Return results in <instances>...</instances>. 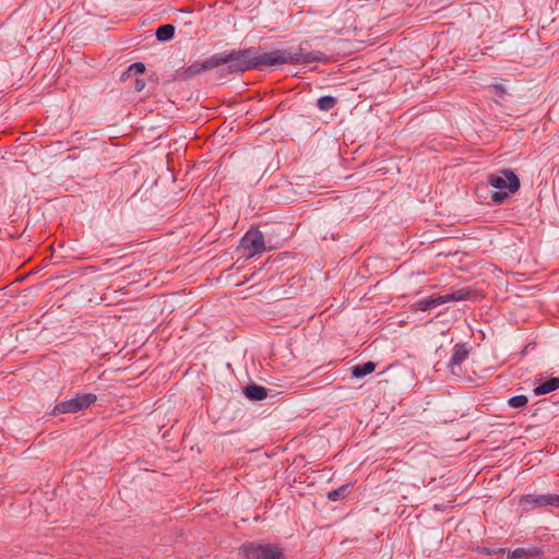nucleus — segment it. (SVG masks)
I'll return each mask as SVG.
<instances>
[{"mask_svg": "<svg viewBox=\"0 0 559 559\" xmlns=\"http://www.w3.org/2000/svg\"><path fill=\"white\" fill-rule=\"evenodd\" d=\"M307 41L297 47L276 49L267 52H260L255 47L241 49L243 71L264 70L267 67L282 64L307 66L314 62H326L329 58L319 50H309Z\"/></svg>", "mask_w": 559, "mask_h": 559, "instance_id": "1", "label": "nucleus"}, {"mask_svg": "<svg viewBox=\"0 0 559 559\" xmlns=\"http://www.w3.org/2000/svg\"><path fill=\"white\" fill-rule=\"evenodd\" d=\"M241 49H231L212 55L205 60L195 61L190 66L183 67L178 70L177 75L179 79L189 80L205 71L219 68V75H233L243 73Z\"/></svg>", "mask_w": 559, "mask_h": 559, "instance_id": "2", "label": "nucleus"}, {"mask_svg": "<svg viewBox=\"0 0 559 559\" xmlns=\"http://www.w3.org/2000/svg\"><path fill=\"white\" fill-rule=\"evenodd\" d=\"M488 186L497 190L490 193V203L498 205L504 203L510 198V193H515L520 190L521 181L515 171L510 168H502L497 173L489 174L486 185L477 186V198L484 197L483 192L487 191Z\"/></svg>", "mask_w": 559, "mask_h": 559, "instance_id": "3", "label": "nucleus"}, {"mask_svg": "<svg viewBox=\"0 0 559 559\" xmlns=\"http://www.w3.org/2000/svg\"><path fill=\"white\" fill-rule=\"evenodd\" d=\"M97 401L94 393H75L69 400L57 403L51 412L53 416L61 414H74L88 408Z\"/></svg>", "mask_w": 559, "mask_h": 559, "instance_id": "4", "label": "nucleus"}, {"mask_svg": "<svg viewBox=\"0 0 559 559\" xmlns=\"http://www.w3.org/2000/svg\"><path fill=\"white\" fill-rule=\"evenodd\" d=\"M238 249L242 251L245 260L263 253L266 250L263 233L259 228H250L240 239Z\"/></svg>", "mask_w": 559, "mask_h": 559, "instance_id": "5", "label": "nucleus"}, {"mask_svg": "<svg viewBox=\"0 0 559 559\" xmlns=\"http://www.w3.org/2000/svg\"><path fill=\"white\" fill-rule=\"evenodd\" d=\"M246 559H285L281 547L274 544L247 543L240 548Z\"/></svg>", "mask_w": 559, "mask_h": 559, "instance_id": "6", "label": "nucleus"}, {"mask_svg": "<svg viewBox=\"0 0 559 559\" xmlns=\"http://www.w3.org/2000/svg\"><path fill=\"white\" fill-rule=\"evenodd\" d=\"M519 506L524 512H530L539 508L559 509V495L550 492L540 495H524L519 499Z\"/></svg>", "mask_w": 559, "mask_h": 559, "instance_id": "7", "label": "nucleus"}, {"mask_svg": "<svg viewBox=\"0 0 559 559\" xmlns=\"http://www.w3.org/2000/svg\"><path fill=\"white\" fill-rule=\"evenodd\" d=\"M469 355V348L466 343H457L453 347V353L448 362L449 372L456 378H461L462 368L461 364L467 359Z\"/></svg>", "mask_w": 559, "mask_h": 559, "instance_id": "8", "label": "nucleus"}, {"mask_svg": "<svg viewBox=\"0 0 559 559\" xmlns=\"http://www.w3.org/2000/svg\"><path fill=\"white\" fill-rule=\"evenodd\" d=\"M542 556L543 551L535 546L520 547L508 552V558L510 559H540Z\"/></svg>", "mask_w": 559, "mask_h": 559, "instance_id": "9", "label": "nucleus"}, {"mask_svg": "<svg viewBox=\"0 0 559 559\" xmlns=\"http://www.w3.org/2000/svg\"><path fill=\"white\" fill-rule=\"evenodd\" d=\"M444 304V300H442L441 295H433L427 298L419 299L412 304L411 308L414 311H429L438 306H441Z\"/></svg>", "mask_w": 559, "mask_h": 559, "instance_id": "10", "label": "nucleus"}, {"mask_svg": "<svg viewBox=\"0 0 559 559\" xmlns=\"http://www.w3.org/2000/svg\"><path fill=\"white\" fill-rule=\"evenodd\" d=\"M243 395L252 402H259L267 397V389L257 383H250L243 388Z\"/></svg>", "mask_w": 559, "mask_h": 559, "instance_id": "11", "label": "nucleus"}, {"mask_svg": "<svg viewBox=\"0 0 559 559\" xmlns=\"http://www.w3.org/2000/svg\"><path fill=\"white\" fill-rule=\"evenodd\" d=\"M559 389V377H552L548 380L539 383L537 386L534 388L533 393L536 396L545 395L548 393H551Z\"/></svg>", "mask_w": 559, "mask_h": 559, "instance_id": "12", "label": "nucleus"}, {"mask_svg": "<svg viewBox=\"0 0 559 559\" xmlns=\"http://www.w3.org/2000/svg\"><path fill=\"white\" fill-rule=\"evenodd\" d=\"M474 290H472L468 287H464L461 289H456L452 292L451 294L441 295L442 300L445 302L450 301H462V300H469L474 296Z\"/></svg>", "mask_w": 559, "mask_h": 559, "instance_id": "13", "label": "nucleus"}, {"mask_svg": "<svg viewBox=\"0 0 559 559\" xmlns=\"http://www.w3.org/2000/svg\"><path fill=\"white\" fill-rule=\"evenodd\" d=\"M377 364L373 361H367L358 364L352 367V378L361 379L376 370Z\"/></svg>", "mask_w": 559, "mask_h": 559, "instance_id": "14", "label": "nucleus"}, {"mask_svg": "<svg viewBox=\"0 0 559 559\" xmlns=\"http://www.w3.org/2000/svg\"><path fill=\"white\" fill-rule=\"evenodd\" d=\"M175 26L173 24H163L155 31V37L158 41H168L175 36Z\"/></svg>", "mask_w": 559, "mask_h": 559, "instance_id": "15", "label": "nucleus"}, {"mask_svg": "<svg viewBox=\"0 0 559 559\" xmlns=\"http://www.w3.org/2000/svg\"><path fill=\"white\" fill-rule=\"evenodd\" d=\"M350 487H352V483H347V484H344V485L337 487L334 490L329 491L328 499L330 501L343 500L344 498L347 497Z\"/></svg>", "mask_w": 559, "mask_h": 559, "instance_id": "16", "label": "nucleus"}, {"mask_svg": "<svg viewBox=\"0 0 559 559\" xmlns=\"http://www.w3.org/2000/svg\"><path fill=\"white\" fill-rule=\"evenodd\" d=\"M145 72V64L143 62H133L131 63L127 70L121 74V80L127 81L129 78L133 75L143 74Z\"/></svg>", "mask_w": 559, "mask_h": 559, "instance_id": "17", "label": "nucleus"}, {"mask_svg": "<svg viewBox=\"0 0 559 559\" xmlns=\"http://www.w3.org/2000/svg\"><path fill=\"white\" fill-rule=\"evenodd\" d=\"M336 97L331 95H324L317 100V107L322 111H329L336 105Z\"/></svg>", "mask_w": 559, "mask_h": 559, "instance_id": "18", "label": "nucleus"}, {"mask_svg": "<svg viewBox=\"0 0 559 559\" xmlns=\"http://www.w3.org/2000/svg\"><path fill=\"white\" fill-rule=\"evenodd\" d=\"M528 402V399L526 395H514V396H511L509 400H508V405L511 406V407H514V408H521V407H524Z\"/></svg>", "mask_w": 559, "mask_h": 559, "instance_id": "19", "label": "nucleus"}, {"mask_svg": "<svg viewBox=\"0 0 559 559\" xmlns=\"http://www.w3.org/2000/svg\"><path fill=\"white\" fill-rule=\"evenodd\" d=\"M477 552L485 556H497L504 552L503 548L477 547Z\"/></svg>", "mask_w": 559, "mask_h": 559, "instance_id": "20", "label": "nucleus"}, {"mask_svg": "<svg viewBox=\"0 0 559 559\" xmlns=\"http://www.w3.org/2000/svg\"><path fill=\"white\" fill-rule=\"evenodd\" d=\"M491 94L497 98H503L507 90L503 84L497 83L490 86Z\"/></svg>", "mask_w": 559, "mask_h": 559, "instance_id": "21", "label": "nucleus"}, {"mask_svg": "<svg viewBox=\"0 0 559 559\" xmlns=\"http://www.w3.org/2000/svg\"><path fill=\"white\" fill-rule=\"evenodd\" d=\"M145 85L146 84H145V81L143 79L135 78V80H134V90L136 92H142L144 90Z\"/></svg>", "mask_w": 559, "mask_h": 559, "instance_id": "22", "label": "nucleus"}]
</instances>
